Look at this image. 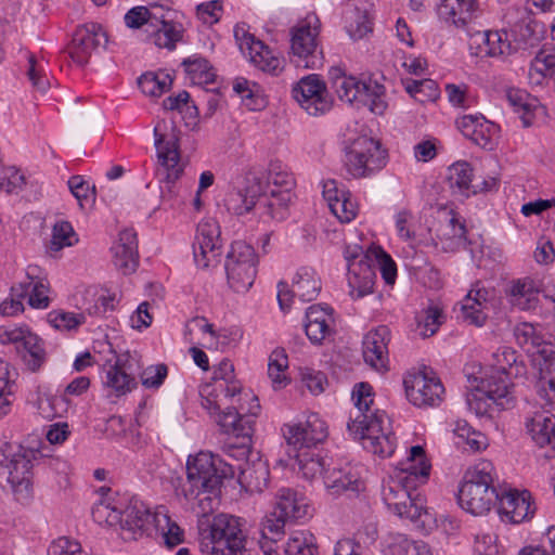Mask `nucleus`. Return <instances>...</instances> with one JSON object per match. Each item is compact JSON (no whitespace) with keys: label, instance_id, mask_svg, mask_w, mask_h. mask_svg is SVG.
Instances as JSON below:
<instances>
[{"label":"nucleus","instance_id":"obj_21","mask_svg":"<svg viewBox=\"0 0 555 555\" xmlns=\"http://www.w3.org/2000/svg\"><path fill=\"white\" fill-rule=\"evenodd\" d=\"M234 34L236 40L240 41L241 50L248 51V56L256 66L263 72L278 75L282 61L272 54L268 46L244 29L236 28Z\"/></svg>","mask_w":555,"mask_h":555},{"label":"nucleus","instance_id":"obj_37","mask_svg":"<svg viewBox=\"0 0 555 555\" xmlns=\"http://www.w3.org/2000/svg\"><path fill=\"white\" fill-rule=\"evenodd\" d=\"M280 167L271 164L269 168V182L273 183L274 185H280L284 188V191L279 192V194H275L274 191L271 192L273 197H276L275 203V214L278 216L276 219H283L284 218V210L287 206V203L291 199V189L294 185V179L292 175L285 171L279 170Z\"/></svg>","mask_w":555,"mask_h":555},{"label":"nucleus","instance_id":"obj_7","mask_svg":"<svg viewBox=\"0 0 555 555\" xmlns=\"http://www.w3.org/2000/svg\"><path fill=\"white\" fill-rule=\"evenodd\" d=\"M321 22L309 13L291 29L292 61L297 67L318 69L323 66V50L319 43Z\"/></svg>","mask_w":555,"mask_h":555},{"label":"nucleus","instance_id":"obj_12","mask_svg":"<svg viewBox=\"0 0 555 555\" xmlns=\"http://www.w3.org/2000/svg\"><path fill=\"white\" fill-rule=\"evenodd\" d=\"M157 158L162 168L157 169L160 181L168 184V194H172L170 184H173L183 173V165L180 164L179 131L175 126L170 133L162 134L158 127L154 128Z\"/></svg>","mask_w":555,"mask_h":555},{"label":"nucleus","instance_id":"obj_9","mask_svg":"<svg viewBox=\"0 0 555 555\" xmlns=\"http://www.w3.org/2000/svg\"><path fill=\"white\" fill-rule=\"evenodd\" d=\"M246 537L238 518L220 514L214 517L209 532L203 537V555H238L245 550Z\"/></svg>","mask_w":555,"mask_h":555},{"label":"nucleus","instance_id":"obj_49","mask_svg":"<svg viewBox=\"0 0 555 555\" xmlns=\"http://www.w3.org/2000/svg\"><path fill=\"white\" fill-rule=\"evenodd\" d=\"M298 464V469L307 479H313L317 475H324V462L310 451L295 452L293 455Z\"/></svg>","mask_w":555,"mask_h":555},{"label":"nucleus","instance_id":"obj_25","mask_svg":"<svg viewBox=\"0 0 555 555\" xmlns=\"http://www.w3.org/2000/svg\"><path fill=\"white\" fill-rule=\"evenodd\" d=\"M498 503L501 517L513 524L529 519L534 514L530 492L526 490L522 492L512 489L504 491L500 493Z\"/></svg>","mask_w":555,"mask_h":555},{"label":"nucleus","instance_id":"obj_11","mask_svg":"<svg viewBox=\"0 0 555 555\" xmlns=\"http://www.w3.org/2000/svg\"><path fill=\"white\" fill-rule=\"evenodd\" d=\"M387 154L380 143L372 138L361 137L346 150L345 167L353 178H364L386 165Z\"/></svg>","mask_w":555,"mask_h":555},{"label":"nucleus","instance_id":"obj_10","mask_svg":"<svg viewBox=\"0 0 555 555\" xmlns=\"http://www.w3.org/2000/svg\"><path fill=\"white\" fill-rule=\"evenodd\" d=\"M258 258L251 245L235 241L227 255L225 272L230 287L236 293L247 292L257 274Z\"/></svg>","mask_w":555,"mask_h":555},{"label":"nucleus","instance_id":"obj_29","mask_svg":"<svg viewBox=\"0 0 555 555\" xmlns=\"http://www.w3.org/2000/svg\"><path fill=\"white\" fill-rule=\"evenodd\" d=\"M514 336L518 346L528 354L532 357L550 354L547 349L552 347V344L545 339L540 325L522 322L515 326Z\"/></svg>","mask_w":555,"mask_h":555},{"label":"nucleus","instance_id":"obj_28","mask_svg":"<svg viewBox=\"0 0 555 555\" xmlns=\"http://www.w3.org/2000/svg\"><path fill=\"white\" fill-rule=\"evenodd\" d=\"M238 483L249 492H262L269 481V466L256 452L253 460H247L238 466Z\"/></svg>","mask_w":555,"mask_h":555},{"label":"nucleus","instance_id":"obj_44","mask_svg":"<svg viewBox=\"0 0 555 555\" xmlns=\"http://www.w3.org/2000/svg\"><path fill=\"white\" fill-rule=\"evenodd\" d=\"M366 83L358 80L356 77L346 76L345 78H339L333 88L340 100L352 103L354 101L359 102L362 93L366 92Z\"/></svg>","mask_w":555,"mask_h":555},{"label":"nucleus","instance_id":"obj_50","mask_svg":"<svg viewBox=\"0 0 555 555\" xmlns=\"http://www.w3.org/2000/svg\"><path fill=\"white\" fill-rule=\"evenodd\" d=\"M442 311L438 307H428L416 317V331L424 338L433 336L442 323Z\"/></svg>","mask_w":555,"mask_h":555},{"label":"nucleus","instance_id":"obj_46","mask_svg":"<svg viewBox=\"0 0 555 555\" xmlns=\"http://www.w3.org/2000/svg\"><path fill=\"white\" fill-rule=\"evenodd\" d=\"M406 92L421 103L434 102L439 95V88L435 80H411L405 85Z\"/></svg>","mask_w":555,"mask_h":555},{"label":"nucleus","instance_id":"obj_32","mask_svg":"<svg viewBox=\"0 0 555 555\" xmlns=\"http://www.w3.org/2000/svg\"><path fill=\"white\" fill-rule=\"evenodd\" d=\"M526 428L539 447L551 446L555 451V415L537 412L527 418Z\"/></svg>","mask_w":555,"mask_h":555},{"label":"nucleus","instance_id":"obj_40","mask_svg":"<svg viewBox=\"0 0 555 555\" xmlns=\"http://www.w3.org/2000/svg\"><path fill=\"white\" fill-rule=\"evenodd\" d=\"M105 384L113 388L118 396L131 391L137 386L135 378L127 373L126 364L120 359H117L116 363L106 372Z\"/></svg>","mask_w":555,"mask_h":555},{"label":"nucleus","instance_id":"obj_31","mask_svg":"<svg viewBox=\"0 0 555 555\" xmlns=\"http://www.w3.org/2000/svg\"><path fill=\"white\" fill-rule=\"evenodd\" d=\"M476 8V0H440L437 13L444 22L465 27L472 21Z\"/></svg>","mask_w":555,"mask_h":555},{"label":"nucleus","instance_id":"obj_14","mask_svg":"<svg viewBox=\"0 0 555 555\" xmlns=\"http://www.w3.org/2000/svg\"><path fill=\"white\" fill-rule=\"evenodd\" d=\"M293 98L310 116H320L332 108L325 82L315 74L302 77L292 90Z\"/></svg>","mask_w":555,"mask_h":555},{"label":"nucleus","instance_id":"obj_18","mask_svg":"<svg viewBox=\"0 0 555 555\" xmlns=\"http://www.w3.org/2000/svg\"><path fill=\"white\" fill-rule=\"evenodd\" d=\"M224 205L228 211L237 216L245 215L253 208H256L261 210V218H278L274 201H270L266 195L261 194V186L259 184L246 188L245 191L233 189L227 194Z\"/></svg>","mask_w":555,"mask_h":555},{"label":"nucleus","instance_id":"obj_22","mask_svg":"<svg viewBox=\"0 0 555 555\" xmlns=\"http://www.w3.org/2000/svg\"><path fill=\"white\" fill-rule=\"evenodd\" d=\"M390 330L380 325L367 332L362 341V353L366 364L382 372L387 369Z\"/></svg>","mask_w":555,"mask_h":555},{"label":"nucleus","instance_id":"obj_34","mask_svg":"<svg viewBox=\"0 0 555 555\" xmlns=\"http://www.w3.org/2000/svg\"><path fill=\"white\" fill-rule=\"evenodd\" d=\"M539 289L533 280L526 278L514 281L508 295L511 304L520 310H533L537 308Z\"/></svg>","mask_w":555,"mask_h":555},{"label":"nucleus","instance_id":"obj_20","mask_svg":"<svg viewBox=\"0 0 555 555\" xmlns=\"http://www.w3.org/2000/svg\"><path fill=\"white\" fill-rule=\"evenodd\" d=\"M107 35L101 25L91 23L79 26L67 47L70 59L80 66L86 65L92 52L100 46L107 43Z\"/></svg>","mask_w":555,"mask_h":555},{"label":"nucleus","instance_id":"obj_39","mask_svg":"<svg viewBox=\"0 0 555 555\" xmlns=\"http://www.w3.org/2000/svg\"><path fill=\"white\" fill-rule=\"evenodd\" d=\"M189 79L194 85H209L215 81L216 73L210 63L203 56L194 54L181 63Z\"/></svg>","mask_w":555,"mask_h":555},{"label":"nucleus","instance_id":"obj_24","mask_svg":"<svg viewBox=\"0 0 555 555\" xmlns=\"http://www.w3.org/2000/svg\"><path fill=\"white\" fill-rule=\"evenodd\" d=\"M254 404L248 409L249 415L240 414L234 408H227L218 413L216 420L224 434H232L236 438L248 439L254 431V418L257 416L260 404L257 397H253Z\"/></svg>","mask_w":555,"mask_h":555},{"label":"nucleus","instance_id":"obj_48","mask_svg":"<svg viewBox=\"0 0 555 555\" xmlns=\"http://www.w3.org/2000/svg\"><path fill=\"white\" fill-rule=\"evenodd\" d=\"M77 242V234L68 221L61 220L53 225L50 241V249L52 251H60L64 247L73 246Z\"/></svg>","mask_w":555,"mask_h":555},{"label":"nucleus","instance_id":"obj_57","mask_svg":"<svg viewBox=\"0 0 555 555\" xmlns=\"http://www.w3.org/2000/svg\"><path fill=\"white\" fill-rule=\"evenodd\" d=\"M49 322L57 330L72 331L85 323V315L74 312L53 311L49 313Z\"/></svg>","mask_w":555,"mask_h":555},{"label":"nucleus","instance_id":"obj_33","mask_svg":"<svg viewBox=\"0 0 555 555\" xmlns=\"http://www.w3.org/2000/svg\"><path fill=\"white\" fill-rule=\"evenodd\" d=\"M323 481L333 495H339L347 491L357 493L361 485L357 474L352 473L349 467L326 469Z\"/></svg>","mask_w":555,"mask_h":555},{"label":"nucleus","instance_id":"obj_30","mask_svg":"<svg viewBox=\"0 0 555 555\" xmlns=\"http://www.w3.org/2000/svg\"><path fill=\"white\" fill-rule=\"evenodd\" d=\"M505 39H503L502 35L499 31H476L470 35L472 42L470 49H473V44L475 43L476 51L473 54L477 56H500L505 53H511L512 43L507 40V33H504Z\"/></svg>","mask_w":555,"mask_h":555},{"label":"nucleus","instance_id":"obj_52","mask_svg":"<svg viewBox=\"0 0 555 555\" xmlns=\"http://www.w3.org/2000/svg\"><path fill=\"white\" fill-rule=\"evenodd\" d=\"M498 131L499 127L495 124L487 120L485 117L479 118L478 128L474 130V134L470 135L469 140L485 150H492L495 145L494 140Z\"/></svg>","mask_w":555,"mask_h":555},{"label":"nucleus","instance_id":"obj_55","mask_svg":"<svg viewBox=\"0 0 555 555\" xmlns=\"http://www.w3.org/2000/svg\"><path fill=\"white\" fill-rule=\"evenodd\" d=\"M31 282H21L17 286L11 287V298L2 301V315H14L23 311L22 299L28 294Z\"/></svg>","mask_w":555,"mask_h":555},{"label":"nucleus","instance_id":"obj_16","mask_svg":"<svg viewBox=\"0 0 555 555\" xmlns=\"http://www.w3.org/2000/svg\"><path fill=\"white\" fill-rule=\"evenodd\" d=\"M194 261L206 269L220 261V228L216 220L206 219L198 223L193 243Z\"/></svg>","mask_w":555,"mask_h":555},{"label":"nucleus","instance_id":"obj_15","mask_svg":"<svg viewBox=\"0 0 555 555\" xmlns=\"http://www.w3.org/2000/svg\"><path fill=\"white\" fill-rule=\"evenodd\" d=\"M503 20L509 28V36L517 49L527 50L537 47L541 39L539 23L532 16V12L526 7H509L506 9Z\"/></svg>","mask_w":555,"mask_h":555},{"label":"nucleus","instance_id":"obj_56","mask_svg":"<svg viewBox=\"0 0 555 555\" xmlns=\"http://www.w3.org/2000/svg\"><path fill=\"white\" fill-rule=\"evenodd\" d=\"M92 517L99 524L116 526L121 520V514L118 509V502H101L92 508Z\"/></svg>","mask_w":555,"mask_h":555},{"label":"nucleus","instance_id":"obj_2","mask_svg":"<svg viewBox=\"0 0 555 555\" xmlns=\"http://www.w3.org/2000/svg\"><path fill=\"white\" fill-rule=\"evenodd\" d=\"M494 357L496 370L490 376L482 378L480 385L466 395L469 410L477 415L486 414L491 404L503 410L513 406L516 384L511 379L525 378L527 375V366L514 349L503 347Z\"/></svg>","mask_w":555,"mask_h":555},{"label":"nucleus","instance_id":"obj_4","mask_svg":"<svg viewBox=\"0 0 555 555\" xmlns=\"http://www.w3.org/2000/svg\"><path fill=\"white\" fill-rule=\"evenodd\" d=\"M373 387L358 383L352 390L357 415L350 417L347 429L353 439L361 441L363 449L380 457L390 456L396 449V437L385 411H371Z\"/></svg>","mask_w":555,"mask_h":555},{"label":"nucleus","instance_id":"obj_17","mask_svg":"<svg viewBox=\"0 0 555 555\" xmlns=\"http://www.w3.org/2000/svg\"><path fill=\"white\" fill-rule=\"evenodd\" d=\"M283 435L294 452L309 451L326 439L327 426L317 414H311L305 423L284 425Z\"/></svg>","mask_w":555,"mask_h":555},{"label":"nucleus","instance_id":"obj_35","mask_svg":"<svg viewBox=\"0 0 555 555\" xmlns=\"http://www.w3.org/2000/svg\"><path fill=\"white\" fill-rule=\"evenodd\" d=\"M488 291L473 288L468 292L462 304V313L465 321L476 326H482L487 315L483 308L487 306Z\"/></svg>","mask_w":555,"mask_h":555},{"label":"nucleus","instance_id":"obj_41","mask_svg":"<svg viewBox=\"0 0 555 555\" xmlns=\"http://www.w3.org/2000/svg\"><path fill=\"white\" fill-rule=\"evenodd\" d=\"M506 100L515 112L521 113L520 118L524 126L530 127L532 125L533 111L538 108V105L533 103L535 100L531 99L526 91L519 89L507 90Z\"/></svg>","mask_w":555,"mask_h":555},{"label":"nucleus","instance_id":"obj_61","mask_svg":"<svg viewBox=\"0 0 555 555\" xmlns=\"http://www.w3.org/2000/svg\"><path fill=\"white\" fill-rule=\"evenodd\" d=\"M68 188L72 194L78 199L80 206H82V201H87L90 196L93 197L95 191V186L90 188L80 176H73L68 180Z\"/></svg>","mask_w":555,"mask_h":555},{"label":"nucleus","instance_id":"obj_43","mask_svg":"<svg viewBox=\"0 0 555 555\" xmlns=\"http://www.w3.org/2000/svg\"><path fill=\"white\" fill-rule=\"evenodd\" d=\"M473 169L467 162H457L449 167L448 180L451 188H457L462 194L469 195L473 190Z\"/></svg>","mask_w":555,"mask_h":555},{"label":"nucleus","instance_id":"obj_59","mask_svg":"<svg viewBox=\"0 0 555 555\" xmlns=\"http://www.w3.org/2000/svg\"><path fill=\"white\" fill-rule=\"evenodd\" d=\"M168 369L165 364L150 365L141 373V382L145 388H159L167 377Z\"/></svg>","mask_w":555,"mask_h":555},{"label":"nucleus","instance_id":"obj_19","mask_svg":"<svg viewBox=\"0 0 555 555\" xmlns=\"http://www.w3.org/2000/svg\"><path fill=\"white\" fill-rule=\"evenodd\" d=\"M408 400L415 406H437L442 401L444 387L435 375L418 372L404 378Z\"/></svg>","mask_w":555,"mask_h":555},{"label":"nucleus","instance_id":"obj_51","mask_svg":"<svg viewBox=\"0 0 555 555\" xmlns=\"http://www.w3.org/2000/svg\"><path fill=\"white\" fill-rule=\"evenodd\" d=\"M288 366L287 356L283 350H274L270 358L268 364V375L272 380L273 387L282 388L286 383V376L284 375V371Z\"/></svg>","mask_w":555,"mask_h":555},{"label":"nucleus","instance_id":"obj_60","mask_svg":"<svg viewBox=\"0 0 555 555\" xmlns=\"http://www.w3.org/2000/svg\"><path fill=\"white\" fill-rule=\"evenodd\" d=\"M351 194L343 196L330 207L331 211L341 221L350 222L357 216V205L350 198Z\"/></svg>","mask_w":555,"mask_h":555},{"label":"nucleus","instance_id":"obj_13","mask_svg":"<svg viewBox=\"0 0 555 555\" xmlns=\"http://www.w3.org/2000/svg\"><path fill=\"white\" fill-rule=\"evenodd\" d=\"M2 345L14 346L31 372L38 371L46 362L43 341L26 326L2 325Z\"/></svg>","mask_w":555,"mask_h":555},{"label":"nucleus","instance_id":"obj_38","mask_svg":"<svg viewBox=\"0 0 555 555\" xmlns=\"http://www.w3.org/2000/svg\"><path fill=\"white\" fill-rule=\"evenodd\" d=\"M296 296L304 302L317 299L321 291V281L311 268H301L293 280Z\"/></svg>","mask_w":555,"mask_h":555},{"label":"nucleus","instance_id":"obj_58","mask_svg":"<svg viewBox=\"0 0 555 555\" xmlns=\"http://www.w3.org/2000/svg\"><path fill=\"white\" fill-rule=\"evenodd\" d=\"M33 269L29 268L27 271V281L31 282L28 289V304L30 307L36 309H44L49 306L50 299L47 295V288L41 282H34L31 275Z\"/></svg>","mask_w":555,"mask_h":555},{"label":"nucleus","instance_id":"obj_63","mask_svg":"<svg viewBox=\"0 0 555 555\" xmlns=\"http://www.w3.org/2000/svg\"><path fill=\"white\" fill-rule=\"evenodd\" d=\"M151 23V12L146 7H134L125 15V24L129 28H140Z\"/></svg>","mask_w":555,"mask_h":555},{"label":"nucleus","instance_id":"obj_42","mask_svg":"<svg viewBox=\"0 0 555 555\" xmlns=\"http://www.w3.org/2000/svg\"><path fill=\"white\" fill-rule=\"evenodd\" d=\"M286 555H317L315 537L309 531L295 532L286 543Z\"/></svg>","mask_w":555,"mask_h":555},{"label":"nucleus","instance_id":"obj_62","mask_svg":"<svg viewBox=\"0 0 555 555\" xmlns=\"http://www.w3.org/2000/svg\"><path fill=\"white\" fill-rule=\"evenodd\" d=\"M29 67L27 69V76L33 83V87L40 92H44L49 89V79L42 70L37 67L35 56L31 54L28 57Z\"/></svg>","mask_w":555,"mask_h":555},{"label":"nucleus","instance_id":"obj_26","mask_svg":"<svg viewBox=\"0 0 555 555\" xmlns=\"http://www.w3.org/2000/svg\"><path fill=\"white\" fill-rule=\"evenodd\" d=\"M115 267L124 274L134 272L139 266L138 238L132 229L119 233L118 241L112 246Z\"/></svg>","mask_w":555,"mask_h":555},{"label":"nucleus","instance_id":"obj_5","mask_svg":"<svg viewBox=\"0 0 555 555\" xmlns=\"http://www.w3.org/2000/svg\"><path fill=\"white\" fill-rule=\"evenodd\" d=\"M41 455L35 447L26 448L22 444L13 447L5 442L2 446V456L5 459L8 483L14 500L21 505H29L34 499L33 462Z\"/></svg>","mask_w":555,"mask_h":555},{"label":"nucleus","instance_id":"obj_6","mask_svg":"<svg viewBox=\"0 0 555 555\" xmlns=\"http://www.w3.org/2000/svg\"><path fill=\"white\" fill-rule=\"evenodd\" d=\"M491 472V463H479L474 469L466 473L464 482L459 490L460 506L474 516L487 514L499 501L500 493L493 486Z\"/></svg>","mask_w":555,"mask_h":555},{"label":"nucleus","instance_id":"obj_1","mask_svg":"<svg viewBox=\"0 0 555 555\" xmlns=\"http://www.w3.org/2000/svg\"><path fill=\"white\" fill-rule=\"evenodd\" d=\"M234 476L232 465L209 452H199L189 456L186 477L172 479L175 493L192 503L197 515L208 516L219 505L223 481Z\"/></svg>","mask_w":555,"mask_h":555},{"label":"nucleus","instance_id":"obj_54","mask_svg":"<svg viewBox=\"0 0 555 555\" xmlns=\"http://www.w3.org/2000/svg\"><path fill=\"white\" fill-rule=\"evenodd\" d=\"M366 87L367 90H365V93H362L359 102L369 106L372 113L382 115L387 108V103L384 100V87L377 82H369Z\"/></svg>","mask_w":555,"mask_h":555},{"label":"nucleus","instance_id":"obj_53","mask_svg":"<svg viewBox=\"0 0 555 555\" xmlns=\"http://www.w3.org/2000/svg\"><path fill=\"white\" fill-rule=\"evenodd\" d=\"M26 176L15 166H2V191L18 195L26 186Z\"/></svg>","mask_w":555,"mask_h":555},{"label":"nucleus","instance_id":"obj_3","mask_svg":"<svg viewBox=\"0 0 555 555\" xmlns=\"http://www.w3.org/2000/svg\"><path fill=\"white\" fill-rule=\"evenodd\" d=\"M429 473L430 464L424 448L413 446L405 466L390 476L383 486L382 498L388 508L401 518L417 520L426 512L417 486L420 480L428 478Z\"/></svg>","mask_w":555,"mask_h":555},{"label":"nucleus","instance_id":"obj_8","mask_svg":"<svg viewBox=\"0 0 555 555\" xmlns=\"http://www.w3.org/2000/svg\"><path fill=\"white\" fill-rule=\"evenodd\" d=\"M310 506L302 495L289 488L280 489L273 511L261 525L262 537L271 541L280 540L287 525L308 518Z\"/></svg>","mask_w":555,"mask_h":555},{"label":"nucleus","instance_id":"obj_27","mask_svg":"<svg viewBox=\"0 0 555 555\" xmlns=\"http://www.w3.org/2000/svg\"><path fill=\"white\" fill-rule=\"evenodd\" d=\"M376 261L352 262L348 269L349 295L353 299L362 298L374 291L376 281Z\"/></svg>","mask_w":555,"mask_h":555},{"label":"nucleus","instance_id":"obj_45","mask_svg":"<svg viewBox=\"0 0 555 555\" xmlns=\"http://www.w3.org/2000/svg\"><path fill=\"white\" fill-rule=\"evenodd\" d=\"M160 27L153 34L155 46L172 50L176 43L182 38V28L180 25L165 20L159 21Z\"/></svg>","mask_w":555,"mask_h":555},{"label":"nucleus","instance_id":"obj_23","mask_svg":"<svg viewBox=\"0 0 555 555\" xmlns=\"http://www.w3.org/2000/svg\"><path fill=\"white\" fill-rule=\"evenodd\" d=\"M121 520L117 525L132 534L133 539L142 537L155 519L150 508L139 499L131 498L127 503L118 502Z\"/></svg>","mask_w":555,"mask_h":555},{"label":"nucleus","instance_id":"obj_64","mask_svg":"<svg viewBox=\"0 0 555 555\" xmlns=\"http://www.w3.org/2000/svg\"><path fill=\"white\" fill-rule=\"evenodd\" d=\"M48 555H82L80 544L69 541L67 538H60L48 548Z\"/></svg>","mask_w":555,"mask_h":555},{"label":"nucleus","instance_id":"obj_47","mask_svg":"<svg viewBox=\"0 0 555 555\" xmlns=\"http://www.w3.org/2000/svg\"><path fill=\"white\" fill-rule=\"evenodd\" d=\"M385 555H431L426 544L397 535L385 548Z\"/></svg>","mask_w":555,"mask_h":555},{"label":"nucleus","instance_id":"obj_36","mask_svg":"<svg viewBox=\"0 0 555 555\" xmlns=\"http://www.w3.org/2000/svg\"><path fill=\"white\" fill-rule=\"evenodd\" d=\"M550 354H540V377L537 385L538 392L547 402L555 401V350L553 346L547 349Z\"/></svg>","mask_w":555,"mask_h":555}]
</instances>
